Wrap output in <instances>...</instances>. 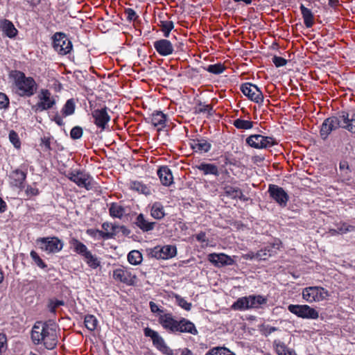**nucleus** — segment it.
I'll return each mask as SVG.
<instances>
[{"label":"nucleus","mask_w":355,"mask_h":355,"mask_svg":"<svg viewBox=\"0 0 355 355\" xmlns=\"http://www.w3.org/2000/svg\"><path fill=\"white\" fill-rule=\"evenodd\" d=\"M243 257L245 259H250V260H252V259H257V253L256 252H250L245 254H243Z\"/></svg>","instance_id":"63"},{"label":"nucleus","mask_w":355,"mask_h":355,"mask_svg":"<svg viewBox=\"0 0 355 355\" xmlns=\"http://www.w3.org/2000/svg\"><path fill=\"white\" fill-rule=\"evenodd\" d=\"M191 148L196 153H207L211 148V144L205 139H193L191 142Z\"/></svg>","instance_id":"24"},{"label":"nucleus","mask_w":355,"mask_h":355,"mask_svg":"<svg viewBox=\"0 0 355 355\" xmlns=\"http://www.w3.org/2000/svg\"><path fill=\"white\" fill-rule=\"evenodd\" d=\"M150 311L153 313H164L162 309H160L159 306L153 302H150L149 303Z\"/></svg>","instance_id":"59"},{"label":"nucleus","mask_w":355,"mask_h":355,"mask_svg":"<svg viewBox=\"0 0 355 355\" xmlns=\"http://www.w3.org/2000/svg\"><path fill=\"white\" fill-rule=\"evenodd\" d=\"M0 28L5 35L10 38L15 37L18 33L14 24L8 19H3L0 21Z\"/></svg>","instance_id":"26"},{"label":"nucleus","mask_w":355,"mask_h":355,"mask_svg":"<svg viewBox=\"0 0 355 355\" xmlns=\"http://www.w3.org/2000/svg\"><path fill=\"white\" fill-rule=\"evenodd\" d=\"M66 176L79 187L85 188L87 190L90 189L92 187V178L90 175L86 173L80 171H73L69 172Z\"/></svg>","instance_id":"12"},{"label":"nucleus","mask_w":355,"mask_h":355,"mask_svg":"<svg viewBox=\"0 0 355 355\" xmlns=\"http://www.w3.org/2000/svg\"><path fill=\"white\" fill-rule=\"evenodd\" d=\"M234 125L238 129L249 130L253 127V122L251 121L237 119L234 121Z\"/></svg>","instance_id":"46"},{"label":"nucleus","mask_w":355,"mask_h":355,"mask_svg":"<svg viewBox=\"0 0 355 355\" xmlns=\"http://www.w3.org/2000/svg\"><path fill=\"white\" fill-rule=\"evenodd\" d=\"M159 324L166 330L176 332L180 326L179 321L174 319L171 313H164L159 317Z\"/></svg>","instance_id":"17"},{"label":"nucleus","mask_w":355,"mask_h":355,"mask_svg":"<svg viewBox=\"0 0 355 355\" xmlns=\"http://www.w3.org/2000/svg\"><path fill=\"white\" fill-rule=\"evenodd\" d=\"M329 295L326 289L319 286L307 287L304 288L302 291L303 299L309 303L322 301Z\"/></svg>","instance_id":"5"},{"label":"nucleus","mask_w":355,"mask_h":355,"mask_svg":"<svg viewBox=\"0 0 355 355\" xmlns=\"http://www.w3.org/2000/svg\"><path fill=\"white\" fill-rule=\"evenodd\" d=\"M175 299L177 304L181 308H182L183 309H184L186 311L191 310V309L192 307L191 303L188 302L184 298H183L180 295L176 294V295H175Z\"/></svg>","instance_id":"47"},{"label":"nucleus","mask_w":355,"mask_h":355,"mask_svg":"<svg viewBox=\"0 0 355 355\" xmlns=\"http://www.w3.org/2000/svg\"><path fill=\"white\" fill-rule=\"evenodd\" d=\"M113 277L115 280L127 285H133L136 279V276L132 275L130 271L121 268L113 271Z\"/></svg>","instance_id":"18"},{"label":"nucleus","mask_w":355,"mask_h":355,"mask_svg":"<svg viewBox=\"0 0 355 355\" xmlns=\"http://www.w3.org/2000/svg\"><path fill=\"white\" fill-rule=\"evenodd\" d=\"M205 355H235L226 347H216L209 349Z\"/></svg>","instance_id":"40"},{"label":"nucleus","mask_w":355,"mask_h":355,"mask_svg":"<svg viewBox=\"0 0 355 355\" xmlns=\"http://www.w3.org/2000/svg\"><path fill=\"white\" fill-rule=\"evenodd\" d=\"M53 48L60 55H67L72 50V43L67 35L55 33L53 37Z\"/></svg>","instance_id":"7"},{"label":"nucleus","mask_w":355,"mask_h":355,"mask_svg":"<svg viewBox=\"0 0 355 355\" xmlns=\"http://www.w3.org/2000/svg\"><path fill=\"white\" fill-rule=\"evenodd\" d=\"M7 339L4 334H0V355H1L3 349L6 345Z\"/></svg>","instance_id":"61"},{"label":"nucleus","mask_w":355,"mask_h":355,"mask_svg":"<svg viewBox=\"0 0 355 355\" xmlns=\"http://www.w3.org/2000/svg\"><path fill=\"white\" fill-rule=\"evenodd\" d=\"M174 25L172 21H161V29L166 37L169 36L171 31L173 28Z\"/></svg>","instance_id":"48"},{"label":"nucleus","mask_w":355,"mask_h":355,"mask_svg":"<svg viewBox=\"0 0 355 355\" xmlns=\"http://www.w3.org/2000/svg\"><path fill=\"white\" fill-rule=\"evenodd\" d=\"M334 232H336L338 234H346L347 232H354L355 231V226L348 225L346 223H343L340 224H338L337 225V230H333Z\"/></svg>","instance_id":"45"},{"label":"nucleus","mask_w":355,"mask_h":355,"mask_svg":"<svg viewBox=\"0 0 355 355\" xmlns=\"http://www.w3.org/2000/svg\"><path fill=\"white\" fill-rule=\"evenodd\" d=\"M25 193L27 197L31 198L32 196H35L39 194V190L37 188H33L31 186H27Z\"/></svg>","instance_id":"57"},{"label":"nucleus","mask_w":355,"mask_h":355,"mask_svg":"<svg viewBox=\"0 0 355 355\" xmlns=\"http://www.w3.org/2000/svg\"><path fill=\"white\" fill-rule=\"evenodd\" d=\"M136 225L139 227L143 232H148L153 230L155 223L149 222L144 218V214H139L135 222Z\"/></svg>","instance_id":"28"},{"label":"nucleus","mask_w":355,"mask_h":355,"mask_svg":"<svg viewBox=\"0 0 355 355\" xmlns=\"http://www.w3.org/2000/svg\"><path fill=\"white\" fill-rule=\"evenodd\" d=\"M154 48L162 56L171 55L174 51L171 42L166 39H162L154 42Z\"/></svg>","instance_id":"19"},{"label":"nucleus","mask_w":355,"mask_h":355,"mask_svg":"<svg viewBox=\"0 0 355 355\" xmlns=\"http://www.w3.org/2000/svg\"><path fill=\"white\" fill-rule=\"evenodd\" d=\"M9 105V99L8 96L0 92V109H5L8 107Z\"/></svg>","instance_id":"55"},{"label":"nucleus","mask_w":355,"mask_h":355,"mask_svg":"<svg viewBox=\"0 0 355 355\" xmlns=\"http://www.w3.org/2000/svg\"><path fill=\"white\" fill-rule=\"evenodd\" d=\"M208 260L216 267H223L225 266H232L234 263V259L223 253H211L208 255Z\"/></svg>","instance_id":"16"},{"label":"nucleus","mask_w":355,"mask_h":355,"mask_svg":"<svg viewBox=\"0 0 355 355\" xmlns=\"http://www.w3.org/2000/svg\"><path fill=\"white\" fill-rule=\"evenodd\" d=\"M83 129L80 126L73 127L70 132V136L73 139H78L83 136Z\"/></svg>","instance_id":"52"},{"label":"nucleus","mask_w":355,"mask_h":355,"mask_svg":"<svg viewBox=\"0 0 355 355\" xmlns=\"http://www.w3.org/2000/svg\"><path fill=\"white\" fill-rule=\"evenodd\" d=\"M339 168L343 175H347L350 173L349 166L347 161H341L339 164Z\"/></svg>","instance_id":"54"},{"label":"nucleus","mask_w":355,"mask_h":355,"mask_svg":"<svg viewBox=\"0 0 355 355\" xmlns=\"http://www.w3.org/2000/svg\"><path fill=\"white\" fill-rule=\"evenodd\" d=\"M241 90L250 101L257 104H262L263 103V93L256 85L250 83H243L241 85Z\"/></svg>","instance_id":"10"},{"label":"nucleus","mask_w":355,"mask_h":355,"mask_svg":"<svg viewBox=\"0 0 355 355\" xmlns=\"http://www.w3.org/2000/svg\"><path fill=\"white\" fill-rule=\"evenodd\" d=\"M157 175L164 186L168 187L173 182V177L171 169L167 166H162L157 170Z\"/></svg>","instance_id":"22"},{"label":"nucleus","mask_w":355,"mask_h":355,"mask_svg":"<svg viewBox=\"0 0 355 355\" xmlns=\"http://www.w3.org/2000/svg\"><path fill=\"white\" fill-rule=\"evenodd\" d=\"M272 61L276 67H280L285 66L288 62L287 60L284 59V58L279 57L277 55H274L272 57Z\"/></svg>","instance_id":"53"},{"label":"nucleus","mask_w":355,"mask_h":355,"mask_svg":"<svg viewBox=\"0 0 355 355\" xmlns=\"http://www.w3.org/2000/svg\"><path fill=\"white\" fill-rule=\"evenodd\" d=\"M9 140L14 145V146L17 148H19L21 146V143L19 139L18 134L14 131L10 130L9 132Z\"/></svg>","instance_id":"50"},{"label":"nucleus","mask_w":355,"mask_h":355,"mask_svg":"<svg viewBox=\"0 0 355 355\" xmlns=\"http://www.w3.org/2000/svg\"><path fill=\"white\" fill-rule=\"evenodd\" d=\"M273 345L278 355H296L295 352L287 347V346L280 340H275Z\"/></svg>","instance_id":"30"},{"label":"nucleus","mask_w":355,"mask_h":355,"mask_svg":"<svg viewBox=\"0 0 355 355\" xmlns=\"http://www.w3.org/2000/svg\"><path fill=\"white\" fill-rule=\"evenodd\" d=\"M270 196L282 207H285L289 196L285 190L277 185L270 184L268 190Z\"/></svg>","instance_id":"13"},{"label":"nucleus","mask_w":355,"mask_h":355,"mask_svg":"<svg viewBox=\"0 0 355 355\" xmlns=\"http://www.w3.org/2000/svg\"><path fill=\"white\" fill-rule=\"evenodd\" d=\"M167 116L161 111H154L148 118L151 124L155 126H160L157 130L159 131L165 126Z\"/></svg>","instance_id":"23"},{"label":"nucleus","mask_w":355,"mask_h":355,"mask_svg":"<svg viewBox=\"0 0 355 355\" xmlns=\"http://www.w3.org/2000/svg\"><path fill=\"white\" fill-rule=\"evenodd\" d=\"M125 14L127 15V19L130 21H135L138 17L136 12L132 8H127Z\"/></svg>","instance_id":"58"},{"label":"nucleus","mask_w":355,"mask_h":355,"mask_svg":"<svg viewBox=\"0 0 355 355\" xmlns=\"http://www.w3.org/2000/svg\"><path fill=\"white\" fill-rule=\"evenodd\" d=\"M85 261L91 268L95 269L100 266V261L89 251L84 257Z\"/></svg>","instance_id":"43"},{"label":"nucleus","mask_w":355,"mask_h":355,"mask_svg":"<svg viewBox=\"0 0 355 355\" xmlns=\"http://www.w3.org/2000/svg\"><path fill=\"white\" fill-rule=\"evenodd\" d=\"M300 9L306 27H312L313 25V15L311 10L306 8L303 4H301Z\"/></svg>","instance_id":"32"},{"label":"nucleus","mask_w":355,"mask_h":355,"mask_svg":"<svg viewBox=\"0 0 355 355\" xmlns=\"http://www.w3.org/2000/svg\"><path fill=\"white\" fill-rule=\"evenodd\" d=\"M151 216L155 219H162L164 217L165 213L164 207L160 202H155L151 207Z\"/></svg>","instance_id":"37"},{"label":"nucleus","mask_w":355,"mask_h":355,"mask_svg":"<svg viewBox=\"0 0 355 355\" xmlns=\"http://www.w3.org/2000/svg\"><path fill=\"white\" fill-rule=\"evenodd\" d=\"M203 69L213 74H220L225 70V67L221 63L210 64L207 67H203Z\"/></svg>","instance_id":"42"},{"label":"nucleus","mask_w":355,"mask_h":355,"mask_svg":"<svg viewBox=\"0 0 355 355\" xmlns=\"http://www.w3.org/2000/svg\"><path fill=\"white\" fill-rule=\"evenodd\" d=\"M30 255H31V257L32 258V259L34 261V262L38 267L43 268V269L46 268V265L42 261V259L40 257V256L37 254V253L36 252H35L34 250H32L30 253Z\"/></svg>","instance_id":"49"},{"label":"nucleus","mask_w":355,"mask_h":355,"mask_svg":"<svg viewBox=\"0 0 355 355\" xmlns=\"http://www.w3.org/2000/svg\"><path fill=\"white\" fill-rule=\"evenodd\" d=\"M53 121L60 126H62L64 125L62 119L59 115H55L54 116Z\"/></svg>","instance_id":"64"},{"label":"nucleus","mask_w":355,"mask_h":355,"mask_svg":"<svg viewBox=\"0 0 355 355\" xmlns=\"http://www.w3.org/2000/svg\"><path fill=\"white\" fill-rule=\"evenodd\" d=\"M256 253L257 259L266 260L269 257L275 255L277 253V250L275 248L274 246L268 245L257 251Z\"/></svg>","instance_id":"31"},{"label":"nucleus","mask_w":355,"mask_h":355,"mask_svg":"<svg viewBox=\"0 0 355 355\" xmlns=\"http://www.w3.org/2000/svg\"><path fill=\"white\" fill-rule=\"evenodd\" d=\"M98 233L105 239H112L115 236V232L98 231Z\"/></svg>","instance_id":"60"},{"label":"nucleus","mask_w":355,"mask_h":355,"mask_svg":"<svg viewBox=\"0 0 355 355\" xmlns=\"http://www.w3.org/2000/svg\"><path fill=\"white\" fill-rule=\"evenodd\" d=\"M196 239L200 242H205L206 239V234L203 232H200L196 236Z\"/></svg>","instance_id":"62"},{"label":"nucleus","mask_w":355,"mask_h":355,"mask_svg":"<svg viewBox=\"0 0 355 355\" xmlns=\"http://www.w3.org/2000/svg\"><path fill=\"white\" fill-rule=\"evenodd\" d=\"M37 243L40 248L47 253H56L63 248V242L58 237H44L37 239Z\"/></svg>","instance_id":"4"},{"label":"nucleus","mask_w":355,"mask_h":355,"mask_svg":"<svg viewBox=\"0 0 355 355\" xmlns=\"http://www.w3.org/2000/svg\"><path fill=\"white\" fill-rule=\"evenodd\" d=\"M288 310L304 319H317L319 316L318 312L308 305L290 304Z\"/></svg>","instance_id":"11"},{"label":"nucleus","mask_w":355,"mask_h":355,"mask_svg":"<svg viewBox=\"0 0 355 355\" xmlns=\"http://www.w3.org/2000/svg\"><path fill=\"white\" fill-rule=\"evenodd\" d=\"M130 189L141 193L145 194L146 196L150 195L151 193L150 188L139 181L132 182L130 183Z\"/></svg>","instance_id":"36"},{"label":"nucleus","mask_w":355,"mask_h":355,"mask_svg":"<svg viewBox=\"0 0 355 355\" xmlns=\"http://www.w3.org/2000/svg\"><path fill=\"white\" fill-rule=\"evenodd\" d=\"M340 119L341 114L338 116H333L329 117L323 121L320 131V137L322 139H326L334 130L339 128H343V122Z\"/></svg>","instance_id":"8"},{"label":"nucleus","mask_w":355,"mask_h":355,"mask_svg":"<svg viewBox=\"0 0 355 355\" xmlns=\"http://www.w3.org/2000/svg\"><path fill=\"white\" fill-rule=\"evenodd\" d=\"M75 111V103L73 99H69L64 104L62 113L64 116H67L69 115H71L74 113Z\"/></svg>","instance_id":"44"},{"label":"nucleus","mask_w":355,"mask_h":355,"mask_svg":"<svg viewBox=\"0 0 355 355\" xmlns=\"http://www.w3.org/2000/svg\"><path fill=\"white\" fill-rule=\"evenodd\" d=\"M211 107L208 105H202L201 103L199 104L198 107H196V113H209L211 110Z\"/></svg>","instance_id":"56"},{"label":"nucleus","mask_w":355,"mask_h":355,"mask_svg":"<svg viewBox=\"0 0 355 355\" xmlns=\"http://www.w3.org/2000/svg\"><path fill=\"white\" fill-rule=\"evenodd\" d=\"M31 339L35 345L42 343L47 349H54L58 344L55 324L37 321L31 331Z\"/></svg>","instance_id":"1"},{"label":"nucleus","mask_w":355,"mask_h":355,"mask_svg":"<svg viewBox=\"0 0 355 355\" xmlns=\"http://www.w3.org/2000/svg\"><path fill=\"white\" fill-rule=\"evenodd\" d=\"M340 120L343 122V128L355 134V112L351 114L345 112H341Z\"/></svg>","instance_id":"21"},{"label":"nucleus","mask_w":355,"mask_h":355,"mask_svg":"<svg viewBox=\"0 0 355 355\" xmlns=\"http://www.w3.org/2000/svg\"><path fill=\"white\" fill-rule=\"evenodd\" d=\"M84 323L88 330L93 331L97 327L98 320L93 315H87L85 317Z\"/></svg>","instance_id":"41"},{"label":"nucleus","mask_w":355,"mask_h":355,"mask_svg":"<svg viewBox=\"0 0 355 355\" xmlns=\"http://www.w3.org/2000/svg\"><path fill=\"white\" fill-rule=\"evenodd\" d=\"M112 217L121 218L125 214V209L119 203L113 202L109 209Z\"/></svg>","instance_id":"34"},{"label":"nucleus","mask_w":355,"mask_h":355,"mask_svg":"<svg viewBox=\"0 0 355 355\" xmlns=\"http://www.w3.org/2000/svg\"><path fill=\"white\" fill-rule=\"evenodd\" d=\"M128 261L132 265H139L142 261V254L138 250H132L128 254Z\"/></svg>","instance_id":"39"},{"label":"nucleus","mask_w":355,"mask_h":355,"mask_svg":"<svg viewBox=\"0 0 355 355\" xmlns=\"http://www.w3.org/2000/svg\"><path fill=\"white\" fill-rule=\"evenodd\" d=\"M223 190L225 196L232 199H237L238 198L243 197V192L239 187H235L232 185H225Z\"/></svg>","instance_id":"33"},{"label":"nucleus","mask_w":355,"mask_h":355,"mask_svg":"<svg viewBox=\"0 0 355 355\" xmlns=\"http://www.w3.org/2000/svg\"><path fill=\"white\" fill-rule=\"evenodd\" d=\"M196 168L201 171L204 175H212L218 177L220 175L218 166L214 164L201 162L196 165Z\"/></svg>","instance_id":"25"},{"label":"nucleus","mask_w":355,"mask_h":355,"mask_svg":"<svg viewBox=\"0 0 355 355\" xmlns=\"http://www.w3.org/2000/svg\"><path fill=\"white\" fill-rule=\"evenodd\" d=\"M107 110V108L104 107L101 109H96L92 112L94 124L101 130H105L110 121V116L108 114Z\"/></svg>","instance_id":"15"},{"label":"nucleus","mask_w":355,"mask_h":355,"mask_svg":"<svg viewBox=\"0 0 355 355\" xmlns=\"http://www.w3.org/2000/svg\"><path fill=\"white\" fill-rule=\"evenodd\" d=\"M180 326H178V331L182 333H189L193 335H196L198 334V331L193 322L185 319L182 318L179 320Z\"/></svg>","instance_id":"27"},{"label":"nucleus","mask_w":355,"mask_h":355,"mask_svg":"<svg viewBox=\"0 0 355 355\" xmlns=\"http://www.w3.org/2000/svg\"><path fill=\"white\" fill-rule=\"evenodd\" d=\"M148 254L152 258L157 259H168L177 254V248L175 245H164L163 247L156 246L147 250Z\"/></svg>","instance_id":"6"},{"label":"nucleus","mask_w":355,"mask_h":355,"mask_svg":"<svg viewBox=\"0 0 355 355\" xmlns=\"http://www.w3.org/2000/svg\"><path fill=\"white\" fill-rule=\"evenodd\" d=\"M249 301V309H259L262 304L267 303V299L262 295H249L248 296Z\"/></svg>","instance_id":"29"},{"label":"nucleus","mask_w":355,"mask_h":355,"mask_svg":"<svg viewBox=\"0 0 355 355\" xmlns=\"http://www.w3.org/2000/svg\"><path fill=\"white\" fill-rule=\"evenodd\" d=\"M64 304V301L58 300H51L49 301L48 307L49 309L50 312L55 313V309L60 306H63Z\"/></svg>","instance_id":"51"},{"label":"nucleus","mask_w":355,"mask_h":355,"mask_svg":"<svg viewBox=\"0 0 355 355\" xmlns=\"http://www.w3.org/2000/svg\"><path fill=\"white\" fill-rule=\"evenodd\" d=\"M37 98L39 102L35 106L36 110L40 112L51 109L55 103V99L51 97V94L48 89H41Z\"/></svg>","instance_id":"14"},{"label":"nucleus","mask_w":355,"mask_h":355,"mask_svg":"<svg viewBox=\"0 0 355 355\" xmlns=\"http://www.w3.org/2000/svg\"><path fill=\"white\" fill-rule=\"evenodd\" d=\"M13 77L16 93L19 96L31 97L36 93L38 85L32 77L26 76L20 71H15Z\"/></svg>","instance_id":"2"},{"label":"nucleus","mask_w":355,"mask_h":355,"mask_svg":"<svg viewBox=\"0 0 355 355\" xmlns=\"http://www.w3.org/2000/svg\"><path fill=\"white\" fill-rule=\"evenodd\" d=\"M71 245L76 252L84 257L89 250L87 246L76 239H72L70 241Z\"/></svg>","instance_id":"35"},{"label":"nucleus","mask_w":355,"mask_h":355,"mask_svg":"<svg viewBox=\"0 0 355 355\" xmlns=\"http://www.w3.org/2000/svg\"><path fill=\"white\" fill-rule=\"evenodd\" d=\"M232 309L238 311H245L249 309V301L248 296L239 298L232 305Z\"/></svg>","instance_id":"38"},{"label":"nucleus","mask_w":355,"mask_h":355,"mask_svg":"<svg viewBox=\"0 0 355 355\" xmlns=\"http://www.w3.org/2000/svg\"><path fill=\"white\" fill-rule=\"evenodd\" d=\"M144 334L146 337L151 338L153 345L162 353L166 355H173V351L166 345L164 338L157 331L146 327L144 329Z\"/></svg>","instance_id":"3"},{"label":"nucleus","mask_w":355,"mask_h":355,"mask_svg":"<svg viewBox=\"0 0 355 355\" xmlns=\"http://www.w3.org/2000/svg\"><path fill=\"white\" fill-rule=\"evenodd\" d=\"M246 143L251 147L257 149L270 148L277 142L273 137H265L261 135H252L246 139Z\"/></svg>","instance_id":"9"},{"label":"nucleus","mask_w":355,"mask_h":355,"mask_svg":"<svg viewBox=\"0 0 355 355\" xmlns=\"http://www.w3.org/2000/svg\"><path fill=\"white\" fill-rule=\"evenodd\" d=\"M10 184L20 189L24 188V182L26 178V173L19 169L13 171L10 176Z\"/></svg>","instance_id":"20"}]
</instances>
